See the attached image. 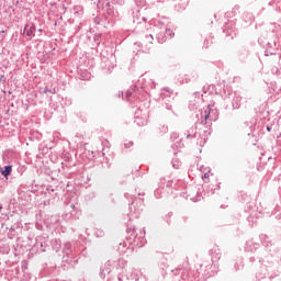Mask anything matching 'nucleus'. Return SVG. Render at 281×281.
<instances>
[{
    "label": "nucleus",
    "instance_id": "5",
    "mask_svg": "<svg viewBox=\"0 0 281 281\" xmlns=\"http://www.w3.org/2000/svg\"><path fill=\"white\" fill-rule=\"evenodd\" d=\"M125 95L130 97V95H131V93H130V92H127V93H125Z\"/></svg>",
    "mask_w": 281,
    "mask_h": 281
},
{
    "label": "nucleus",
    "instance_id": "4",
    "mask_svg": "<svg viewBox=\"0 0 281 281\" xmlns=\"http://www.w3.org/2000/svg\"><path fill=\"white\" fill-rule=\"evenodd\" d=\"M3 78H4V76H3V75H1V76H0V81H2V79H3Z\"/></svg>",
    "mask_w": 281,
    "mask_h": 281
},
{
    "label": "nucleus",
    "instance_id": "2",
    "mask_svg": "<svg viewBox=\"0 0 281 281\" xmlns=\"http://www.w3.org/2000/svg\"><path fill=\"white\" fill-rule=\"evenodd\" d=\"M12 172V167L11 166H5L4 170L2 171L3 177H9Z\"/></svg>",
    "mask_w": 281,
    "mask_h": 281
},
{
    "label": "nucleus",
    "instance_id": "1",
    "mask_svg": "<svg viewBox=\"0 0 281 281\" xmlns=\"http://www.w3.org/2000/svg\"><path fill=\"white\" fill-rule=\"evenodd\" d=\"M34 32H35V26L34 25H26L25 29H24V34L26 36L34 35Z\"/></svg>",
    "mask_w": 281,
    "mask_h": 281
},
{
    "label": "nucleus",
    "instance_id": "8",
    "mask_svg": "<svg viewBox=\"0 0 281 281\" xmlns=\"http://www.w3.org/2000/svg\"><path fill=\"white\" fill-rule=\"evenodd\" d=\"M1 210H2V206H0V212H1Z\"/></svg>",
    "mask_w": 281,
    "mask_h": 281
},
{
    "label": "nucleus",
    "instance_id": "6",
    "mask_svg": "<svg viewBox=\"0 0 281 281\" xmlns=\"http://www.w3.org/2000/svg\"><path fill=\"white\" fill-rule=\"evenodd\" d=\"M267 131L270 132V131H271V127H267Z\"/></svg>",
    "mask_w": 281,
    "mask_h": 281
},
{
    "label": "nucleus",
    "instance_id": "7",
    "mask_svg": "<svg viewBox=\"0 0 281 281\" xmlns=\"http://www.w3.org/2000/svg\"><path fill=\"white\" fill-rule=\"evenodd\" d=\"M204 177L207 178V173H204Z\"/></svg>",
    "mask_w": 281,
    "mask_h": 281
},
{
    "label": "nucleus",
    "instance_id": "3",
    "mask_svg": "<svg viewBox=\"0 0 281 281\" xmlns=\"http://www.w3.org/2000/svg\"><path fill=\"white\" fill-rule=\"evenodd\" d=\"M209 115H210V113L206 112V115L204 116V120H206V122H207V120H209Z\"/></svg>",
    "mask_w": 281,
    "mask_h": 281
}]
</instances>
